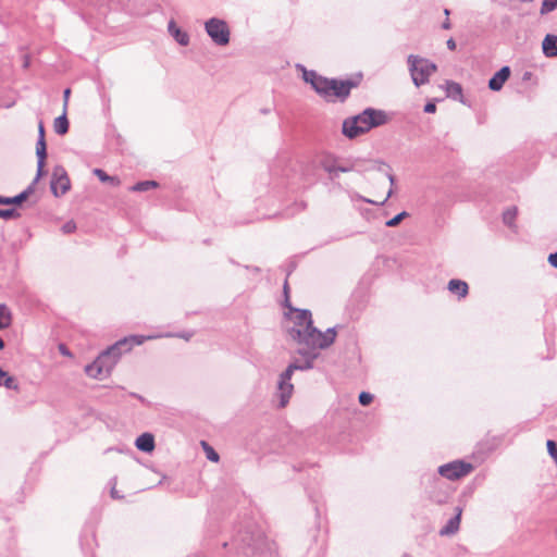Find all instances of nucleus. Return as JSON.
<instances>
[{
  "instance_id": "f257e3e1",
  "label": "nucleus",
  "mask_w": 557,
  "mask_h": 557,
  "mask_svg": "<svg viewBox=\"0 0 557 557\" xmlns=\"http://www.w3.org/2000/svg\"><path fill=\"white\" fill-rule=\"evenodd\" d=\"M162 335H129L102 351L94 362L85 367V373L96 380H103L108 377L121 356L129 351L134 346L141 345L146 341L159 338Z\"/></svg>"
},
{
  "instance_id": "f03ea898",
  "label": "nucleus",
  "mask_w": 557,
  "mask_h": 557,
  "mask_svg": "<svg viewBox=\"0 0 557 557\" xmlns=\"http://www.w3.org/2000/svg\"><path fill=\"white\" fill-rule=\"evenodd\" d=\"M295 325L288 330L290 338L299 345H315L320 348H329L336 338V329L329 327L321 332L313 326L312 314L307 309L295 310Z\"/></svg>"
},
{
  "instance_id": "7ed1b4c3",
  "label": "nucleus",
  "mask_w": 557,
  "mask_h": 557,
  "mask_svg": "<svg viewBox=\"0 0 557 557\" xmlns=\"http://www.w3.org/2000/svg\"><path fill=\"white\" fill-rule=\"evenodd\" d=\"M297 354L299 358H295L286 370L281 373L277 382V395L280 397V407H285L294 391V385L290 383L294 371H306L314 367V361L320 357V347L315 345H301Z\"/></svg>"
},
{
  "instance_id": "20e7f679",
  "label": "nucleus",
  "mask_w": 557,
  "mask_h": 557,
  "mask_svg": "<svg viewBox=\"0 0 557 557\" xmlns=\"http://www.w3.org/2000/svg\"><path fill=\"white\" fill-rule=\"evenodd\" d=\"M387 121L385 111L367 108L361 113L344 120L343 134L349 139H354L374 127L386 124Z\"/></svg>"
},
{
  "instance_id": "39448f33",
  "label": "nucleus",
  "mask_w": 557,
  "mask_h": 557,
  "mask_svg": "<svg viewBox=\"0 0 557 557\" xmlns=\"http://www.w3.org/2000/svg\"><path fill=\"white\" fill-rule=\"evenodd\" d=\"M409 72L413 84L419 87L429 82V77L436 71V65L419 55L408 57Z\"/></svg>"
},
{
  "instance_id": "423d86ee",
  "label": "nucleus",
  "mask_w": 557,
  "mask_h": 557,
  "mask_svg": "<svg viewBox=\"0 0 557 557\" xmlns=\"http://www.w3.org/2000/svg\"><path fill=\"white\" fill-rule=\"evenodd\" d=\"M205 30L218 46H226L230 42L231 30L227 23L222 18L211 17L206 21Z\"/></svg>"
},
{
  "instance_id": "0eeeda50",
  "label": "nucleus",
  "mask_w": 557,
  "mask_h": 557,
  "mask_svg": "<svg viewBox=\"0 0 557 557\" xmlns=\"http://www.w3.org/2000/svg\"><path fill=\"white\" fill-rule=\"evenodd\" d=\"M473 470V466L470 462L462 460H455L438 467V474L448 480H458Z\"/></svg>"
},
{
  "instance_id": "6e6552de",
  "label": "nucleus",
  "mask_w": 557,
  "mask_h": 557,
  "mask_svg": "<svg viewBox=\"0 0 557 557\" xmlns=\"http://www.w3.org/2000/svg\"><path fill=\"white\" fill-rule=\"evenodd\" d=\"M319 165L330 174L332 180L336 178L339 173H348L354 170V165L338 164V158L332 153H322L319 157Z\"/></svg>"
},
{
  "instance_id": "1a4fd4ad",
  "label": "nucleus",
  "mask_w": 557,
  "mask_h": 557,
  "mask_svg": "<svg viewBox=\"0 0 557 557\" xmlns=\"http://www.w3.org/2000/svg\"><path fill=\"white\" fill-rule=\"evenodd\" d=\"M50 187L55 197L63 196L69 191L71 183L67 173L62 165L53 168Z\"/></svg>"
},
{
  "instance_id": "9d476101",
  "label": "nucleus",
  "mask_w": 557,
  "mask_h": 557,
  "mask_svg": "<svg viewBox=\"0 0 557 557\" xmlns=\"http://www.w3.org/2000/svg\"><path fill=\"white\" fill-rule=\"evenodd\" d=\"M355 86L356 84L350 79L337 81L332 78V84L329 88V100L339 99L344 101Z\"/></svg>"
},
{
  "instance_id": "9b49d317",
  "label": "nucleus",
  "mask_w": 557,
  "mask_h": 557,
  "mask_svg": "<svg viewBox=\"0 0 557 557\" xmlns=\"http://www.w3.org/2000/svg\"><path fill=\"white\" fill-rule=\"evenodd\" d=\"M36 154H37V174L34 180V183H37L39 178L42 176L44 173V166L45 161L47 158V147L45 141V128L42 123L39 124V134H38V140L36 144Z\"/></svg>"
},
{
  "instance_id": "f8f14e48",
  "label": "nucleus",
  "mask_w": 557,
  "mask_h": 557,
  "mask_svg": "<svg viewBox=\"0 0 557 557\" xmlns=\"http://www.w3.org/2000/svg\"><path fill=\"white\" fill-rule=\"evenodd\" d=\"M510 76V67L503 66L499 71H497L488 81V88L493 91H499L504 84Z\"/></svg>"
},
{
  "instance_id": "ddd939ff",
  "label": "nucleus",
  "mask_w": 557,
  "mask_h": 557,
  "mask_svg": "<svg viewBox=\"0 0 557 557\" xmlns=\"http://www.w3.org/2000/svg\"><path fill=\"white\" fill-rule=\"evenodd\" d=\"M455 511H456L455 516L451 517L447 521V523L440 530V534L442 536L453 535V534H455L459 530L461 515H462V508L461 507H456Z\"/></svg>"
},
{
  "instance_id": "4468645a",
  "label": "nucleus",
  "mask_w": 557,
  "mask_h": 557,
  "mask_svg": "<svg viewBox=\"0 0 557 557\" xmlns=\"http://www.w3.org/2000/svg\"><path fill=\"white\" fill-rule=\"evenodd\" d=\"M168 32L178 45L187 46L189 44V35L185 30L181 29L174 20L169 22Z\"/></svg>"
},
{
  "instance_id": "2eb2a0df",
  "label": "nucleus",
  "mask_w": 557,
  "mask_h": 557,
  "mask_svg": "<svg viewBox=\"0 0 557 557\" xmlns=\"http://www.w3.org/2000/svg\"><path fill=\"white\" fill-rule=\"evenodd\" d=\"M35 184L33 182L25 190L14 197L0 196V205H21L34 193Z\"/></svg>"
},
{
  "instance_id": "dca6fc26",
  "label": "nucleus",
  "mask_w": 557,
  "mask_h": 557,
  "mask_svg": "<svg viewBox=\"0 0 557 557\" xmlns=\"http://www.w3.org/2000/svg\"><path fill=\"white\" fill-rule=\"evenodd\" d=\"M542 49L547 58L557 57V36L547 34L542 42Z\"/></svg>"
},
{
  "instance_id": "f3484780",
  "label": "nucleus",
  "mask_w": 557,
  "mask_h": 557,
  "mask_svg": "<svg viewBox=\"0 0 557 557\" xmlns=\"http://www.w3.org/2000/svg\"><path fill=\"white\" fill-rule=\"evenodd\" d=\"M135 445L137 449L150 453L154 449V437L150 433H143L136 438Z\"/></svg>"
},
{
  "instance_id": "a211bd4d",
  "label": "nucleus",
  "mask_w": 557,
  "mask_h": 557,
  "mask_svg": "<svg viewBox=\"0 0 557 557\" xmlns=\"http://www.w3.org/2000/svg\"><path fill=\"white\" fill-rule=\"evenodd\" d=\"M447 288L450 293L456 294L459 298L468 295L469 286L465 281L453 278L448 282Z\"/></svg>"
},
{
  "instance_id": "6ab92c4d",
  "label": "nucleus",
  "mask_w": 557,
  "mask_h": 557,
  "mask_svg": "<svg viewBox=\"0 0 557 557\" xmlns=\"http://www.w3.org/2000/svg\"><path fill=\"white\" fill-rule=\"evenodd\" d=\"M332 84V78L320 76L312 82V88L324 99L329 100V88Z\"/></svg>"
},
{
  "instance_id": "aec40b11",
  "label": "nucleus",
  "mask_w": 557,
  "mask_h": 557,
  "mask_svg": "<svg viewBox=\"0 0 557 557\" xmlns=\"http://www.w3.org/2000/svg\"><path fill=\"white\" fill-rule=\"evenodd\" d=\"M446 96L454 100L463 102L462 100V87L459 83L453 81H446L445 83Z\"/></svg>"
},
{
  "instance_id": "412c9836",
  "label": "nucleus",
  "mask_w": 557,
  "mask_h": 557,
  "mask_svg": "<svg viewBox=\"0 0 557 557\" xmlns=\"http://www.w3.org/2000/svg\"><path fill=\"white\" fill-rule=\"evenodd\" d=\"M54 132L59 135H65L69 132V121L66 117V111L64 110L62 115L58 116L53 122Z\"/></svg>"
},
{
  "instance_id": "4be33fe9",
  "label": "nucleus",
  "mask_w": 557,
  "mask_h": 557,
  "mask_svg": "<svg viewBox=\"0 0 557 557\" xmlns=\"http://www.w3.org/2000/svg\"><path fill=\"white\" fill-rule=\"evenodd\" d=\"M0 386H4L8 389L18 388L16 380L2 369H0Z\"/></svg>"
},
{
  "instance_id": "5701e85b",
  "label": "nucleus",
  "mask_w": 557,
  "mask_h": 557,
  "mask_svg": "<svg viewBox=\"0 0 557 557\" xmlns=\"http://www.w3.org/2000/svg\"><path fill=\"white\" fill-rule=\"evenodd\" d=\"M449 498L448 488H438V491H433L430 493V499L435 504L442 505L447 503Z\"/></svg>"
},
{
  "instance_id": "b1692460",
  "label": "nucleus",
  "mask_w": 557,
  "mask_h": 557,
  "mask_svg": "<svg viewBox=\"0 0 557 557\" xmlns=\"http://www.w3.org/2000/svg\"><path fill=\"white\" fill-rule=\"evenodd\" d=\"M12 313L5 305H0V330H4L11 325Z\"/></svg>"
},
{
  "instance_id": "393cba45",
  "label": "nucleus",
  "mask_w": 557,
  "mask_h": 557,
  "mask_svg": "<svg viewBox=\"0 0 557 557\" xmlns=\"http://www.w3.org/2000/svg\"><path fill=\"white\" fill-rule=\"evenodd\" d=\"M518 214L517 207H510L503 213V222L509 226L515 227V220Z\"/></svg>"
},
{
  "instance_id": "a878e982",
  "label": "nucleus",
  "mask_w": 557,
  "mask_h": 557,
  "mask_svg": "<svg viewBox=\"0 0 557 557\" xmlns=\"http://www.w3.org/2000/svg\"><path fill=\"white\" fill-rule=\"evenodd\" d=\"M158 186V183L156 181H143L138 182L137 184L133 185L131 187L132 191H147L152 188H156Z\"/></svg>"
},
{
  "instance_id": "bb28decb",
  "label": "nucleus",
  "mask_w": 557,
  "mask_h": 557,
  "mask_svg": "<svg viewBox=\"0 0 557 557\" xmlns=\"http://www.w3.org/2000/svg\"><path fill=\"white\" fill-rule=\"evenodd\" d=\"M201 446L206 453V457L213 462H218L220 459L219 454L214 450L212 446H210L207 442L202 441Z\"/></svg>"
},
{
  "instance_id": "cd10ccee",
  "label": "nucleus",
  "mask_w": 557,
  "mask_h": 557,
  "mask_svg": "<svg viewBox=\"0 0 557 557\" xmlns=\"http://www.w3.org/2000/svg\"><path fill=\"white\" fill-rule=\"evenodd\" d=\"M94 174L101 181V182H110L119 184V180L116 177L108 175L103 170L101 169H95Z\"/></svg>"
},
{
  "instance_id": "c85d7f7f",
  "label": "nucleus",
  "mask_w": 557,
  "mask_h": 557,
  "mask_svg": "<svg viewBox=\"0 0 557 557\" xmlns=\"http://www.w3.org/2000/svg\"><path fill=\"white\" fill-rule=\"evenodd\" d=\"M557 9V0H543L541 13L546 14Z\"/></svg>"
},
{
  "instance_id": "c756f323",
  "label": "nucleus",
  "mask_w": 557,
  "mask_h": 557,
  "mask_svg": "<svg viewBox=\"0 0 557 557\" xmlns=\"http://www.w3.org/2000/svg\"><path fill=\"white\" fill-rule=\"evenodd\" d=\"M408 215V213L406 211H403L398 214H396L394 218H392L391 220H388L385 225L388 226V227H395L397 226L406 216Z\"/></svg>"
},
{
  "instance_id": "7c9ffc66",
  "label": "nucleus",
  "mask_w": 557,
  "mask_h": 557,
  "mask_svg": "<svg viewBox=\"0 0 557 557\" xmlns=\"http://www.w3.org/2000/svg\"><path fill=\"white\" fill-rule=\"evenodd\" d=\"M20 216V213L11 208V209H0V219L10 220Z\"/></svg>"
},
{
  "instance_id": "2f4dec72",
  "label": "nucleus",
  "mask_w": 557,
  "mask_h": 557,
  "mask_svg": "<svg viewBox=\"0 0 557 557\" xmlns=\"http://www.w3.org/2000/svg\"><path fill=\"white\" fill-rule=\"evenodd\" d=\"M373 400V395L370 394V393H367V392H361L359 394V403L362 405V406H368L372 403Z\"/></svg>"
},
{
  "instance_id": "473e14b6",
  "label": "nucleus",
  "mask_w": 557,
  "mask_h": 557,
  "mask_svg": "<svg viewBox=\"0 0 557 557\" xmlns=\"http://www.w3.org/2000/svg\"><path fill=\"white\" fill-rule=\"evenodd\" d=\"M321 75L317 74L314 71H307L304 70V79L305 82L309 83L312 86V82L315 81V78H319Z\"/></svg>"
},
{
  "instance_id": "72a5a7b5",
  "label": "nucleus",
  "mask_w": 557,
  "mask_h": 557,
  "mask_svg": "<svg viewBox=\"0 0 557 557\" xmlns=\"http://www.w3.org/2000/svg\"><path fill=\"white\" fill-rule=\"evenodd\" d=\"M75 228H76L75 223H74V222H71V221H70V222H66V223L62 226V231H63V233H65V234H70V233L74 232V231H75Z\"/></svg>"
},
{
  "instance_id": "f704fd0d",
  "label": "nucleus",
  "mask_w": 557,
  "mask_h": 557,
  "mask_svg": "<svg viewBox=\"0 0 557 557\" xmlns=\"http://www.w3.org/2000/svg\"><path fill=\"white\" fill-rule=\"evenodd\" d=\"M164 336L165 337H181V338L188 341L193 336V333H189V332L188 333H178V334L168 333Z\"/></svg>"
},
{
  "instance_id": "c9c22d12",
  "label": "nucleus",
  "mask_w": 557,
  "mask_h": 557,
  "mask_svg": "<svg viewBox=\"0 0 557 557\" xmlns=\"http://www.w3.org/2000/svg\"><path fill=\"white\" fill-rule=\"evenodd\" d=\"M436 111V106L435 103L433 102H428L425 106H424V112L426 113H434Z\"/></svg>"
},
{
  "instance_id": "e433bc0d",
  "label": "nucleus",
  "mask_w": 557,
  "mask_h": 557,
  "mask_svg": "<svg viewBox=\"0 0 557 557\" xmlns=\"http://www.w3.org/2000/svg\"><path fill=\"white\" fill-rule=\"evenodd\" d=\"M548 262L553 268L557 269V252L550 253L548 256Z\"/></svg>"
},
{
  "instance_id": "4c0bfd02",
  "label": "nucleus",
  "mask_w": 557,
  "mask_h": 557,
  "mask_svg": "<svg viewBox=\"0 0 557 557\" xmlns=\"http://www.w3.org/2000/svg\"><path fill=\"white\" fill-rule=\"evenodd\" d=\"M70 92L71 90L67 88L64 90L63 92V97H64V110L66 111V107H67V101H69V97H70Z\"/></svg>"
},
{
  "instance_id": "58836bf2",
  "label": "nucleus",
  "mask_w": 557,
  "mask_h": 557,
  "mask_svg": "<svg viewBox=\"0 0 557 557\" xmlns=\"http://www.w3.org/2000/svg\"><path fill=\"white\" fill-rule=\"evenodd\" d=\"M446 45H447V48L449 50H455L456 49V42H455V40L453 38H449L447 40Z\"/></svg>"
},
{
  "instance_id": "ea45409f",
  "label": "nucleus",
  "mask_w": 557,
  "mask_h": 557,
  "mask_svg": "<svg viewBox=\"0 0 557 557\" xmlns=\"http://www.w3.org/2000/svg\"><path fill=\"white\" fill-rule=\"evenodd\" d=\"M442 27H443L444 29H449V28H450V23H449V21H448V20H446V21L443 23Z\"/></svg>"
},
{
  "instance_id": "a19ab883",
  "label": "nucleus",
  "mask_w": 557,
  "mask_h": 557,
  "mask_svg": "<svg viewBox=\"0 0 557 557\" xmlns=\"http://www.w3.org/2000/svg\"><path fill=\"white\" fill-rule=\"evenodd\" d=\"M111 496H112L113 498H119V497H120V496L117 495V493H116V491H115V488H114V487L111 490Z\"/></svg>"
},
{
  "instance_id": "79ce46f5",
  "label": "nucleus",
  "mask_w": 557,
  "mask_h": 557,
  "mask_svg": "<svg viewBox=\"0 0 557 557\" xmlns=\"http://www.w3.org/2000/svg\"><path fill=\"white\" fill-rule=\"evenodd\" d=\"M392 194H393V190L389 189L387 193V197L381 202V205L385 203V201L392 196Z\"/></svg>"
},
{
  "instance_id": "37998d69",
  "label": "nucleus",
  "mask_w": 557,
  "mask_h": 557,
  "mask_svg": "<svg viewBox=\"0 0 557 557\" xmlns=\"http://www.w3.org/2000/svg\"><path fill=\"white\" fill-rule=\"evenodd\" d=\"M60 350L63 355H69V351L63 346L60 347Z\"/></svg>"
},
{
  "instance_id": "c03bdc74",
  "label": "nucleus",
  "mask_w": 557,
  "mask_h": 557,
  "mask_svg": "<svg viewBox=\"0 0 557 557\" xmlns=\"http://www.w3.org/2000/svg\"><path fill=\"white\" fill-rule=\"evenodd\" d=\"M388 180H389L391 184H394L395 180H394V176L392 174H388Z\"/></svg>"
},
{
  "instance_id": "a18cd8bd",
  "label": "nucleus",
  "mask_w": 557,
  "mask_h": 557,
  "mask_svg": "<svg viewBox=\"0 0 557 557\" xmlns=\"http://www.w3.org/2000/svg\"><path fill=\"white\" fill-rule=\"evenodd\" d=\"M4 347V342L3 339L0 337V349H2Z\"/></svg>"
},
{
  "instance_id": "49530a36",
  "label": "nucleus",
  "mask_w": 557,
  "mask_h": 557,
  "mask_svg": "<svg viewBox=\"0 0 557 557\" xmlns=\"http://www.w3.org/2000/svg\"><path fill=\"white\" fill-rule=\"evenodd\" d=\"M284 293L287 296V282H285V284H284Z\"/></svg>"
},
{
  "instance_id": "de8ad7c7",
  "label": "nucleus",
  "mask_w": 557,
  "mask_h": 557,
  "mask_svg": "<svg viewBox=\"0 0 557 557\" xmlns=\"http://www.w3.org/2000/svg\"><path fill=\"white\" fill-rule=\"evenodd\" d=\"M363 201L369 202V203H374L372 200L366 199V198H363Z\"/></svg>"
},
{
  "instance_id": "09e8293b",
  "label": "nucleus",
  "mask_w": 557,
  "mask_h": 557,
  "mask_svg": "<svg viewBox=\"0 0 557 557\" xmlns=\"http://www.w3.org/2000/svg\"><path fill=\"white\" fill-rule=\"evenodd\" d=\"M529 77H530V73H528V72H527V73L524 74V79H528Z\"/></svg>"
},
{
  "instance_id": "8fccbe9b",
  "label": "nucleus",
  "mask_w": 557,
  "mask_h": 557,
  "mask_svg": "<svg viewBox=\"0 0 557 557\" xmlns=\"http://www.w3.org/2000/svg\"><path fill=\"white\" fill-rule=\"evenodd\" d=\"M449 14V10H445V15H448Z\"/></svg>"
}]
</instances>
